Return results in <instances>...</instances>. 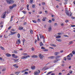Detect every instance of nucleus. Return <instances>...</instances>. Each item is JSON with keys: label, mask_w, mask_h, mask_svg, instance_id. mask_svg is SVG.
Returning a JSON list of instances; mask_svg holds the SVG:
<instances>
[{"label": "nucleus", "mask_w": 75, "mask_h": 75, "mask_svg": "<svg viewBox=\"0 0 75 75\" xmlns=\"http://www.w3.org/2000/svg\"><path fill=\"white\" fill-rule=\"evenodd\" d=\"M35 66H32L31 67V69H35Z\"/></svg>", "instance_id": "obj_17"}, {"label": "nucleus", "mask_w": 75, "mask_h": 75, "mask_svg": "<svg viewBox=\"0 0 75 75\" xmlns=\"http://www.w3.org/2000/svg\"><path fill=\"white\" fill-rule=\"evenodd\" d=\"M72 53L73 54H75V51H73L72 52Z\"/></svg>", "instance_id": "obj_50"}, {"label": "nucleus", "mask_w": 75, "mask_h": 75, "mask_svg": "<svg viewBox=\"0 0 75 75\" xmlns=\"http://www.w3.org/2000/svg\"><path fill=\"white\" fill-rule=\"evenodd\" d=\"M41 49H42V50H45V48L44 47H41Z\"/></svg>", "instance_id": "obj_51"}, {"label": "nucleus", "mask_w": 75, "mask_h": 75, "mask_svg": "<svg viewBox=\"0 0 75 75\" xmlns=\"http://www.w3.org/2000/svg\"><path fill=\"white\" fill-rule=\"evenodd\" d=\"M32 21L34 23H37V21H36L35 20H33Z\"/></svg>", "instance_id": "obj_40"}, {"label": "nucleus", "mask_w": 75, "mask_h": 75, "mask_svg": "<svg viewBox=\"0 0 75 75\" xmlns=\"http://www.w3.org/2000/svg\"><path fill=\"white\" fill-rule=\"evenodd\" d=\"M39 58H40V59H41L44 57V56L43 55H42V54H40L39 55Z\"/></svg>", "instance_id": "obj_6"}, {"label": "nucleus", "mask_w": 75, "mask_h": 75, "mask_svg": "<svg viewBox=\"0 0 75 75\" xmlns=\"http://www.w3.org/2000/svg\"><path fill=\"white\" fill-rule=\"evenodd\" d=\"M35 5H33V4L32 5V7H33V8H34L35 7Z\"/></svg>", "instance_id": "obj_58"}, {"label": "nucleus", "mask_w": 75, "mask_h": 75, "mask_svg": "<svg viewBox=\"0 0 75 75\" xmlns=\"http://www.w3.org/2000/svg\"><path fill=\"white\" fill-rule=\"evenodd\" d=\"M51 29H52L51 27L49 28L48 29H49L48 31H49V32H50V31H51Z\"/></svg>", "instance_id": "obj_31"}, {"label": "nucleus", "mask_w": 75, "mask_h": 75, "mask_svg": "<svg viewBox=\"0 0 75 75\" xmlns=\"http://www.w3.org/2000/svg\"><path fill=\"white\" fill-rule=\"evenodd\" d=\"M65 13L68 16H70V17L72 16V13H71V12H70V15H69V13L67 10H65Z\"/></svg>", "instance_id": "obj_3"}, {"label": "nucleus", "mask_w": 75, "mask_h": 75, "mask_svg": "<svg viewBox=\"0 0 75 75\" xmlns=\"http://www.w3.org/2000/svg\"><path fill=\"white\" fill-rule=\"evenodd\" d=\"M18 60H19V59H15L14 60V61L15 62H17V61H18Z\"/></svg>", "instance_id": "obj_46"}, {"label": "nucleus", "mask_w": 75, "mask_h": 75, "mask_svg": "<svg viewBox=\"0 0 75 75\" xmlns=\"http://www.w3.org/2000/svg\"><path fill=\"white\" fill-rule=\"evenodd\" d=\"M73 43V41H70L69 43V45H70V44H72V43Z\"/></svg>", "instance_id": "obj_32"}, {"label": "nucleus", "mask_w": 75, "mask_h": 75, "mask_svg": "<svg viewBox=\"0 0 75 75\" xmlns=\"http://www.w3.org/2000/svg\"><path fill=\"white\" fill-rule=\"evenodd\" d=\"M30 3H33V0H30Z\"/></svg>", "instance_id": "obj_53"}, {"label": "nucleus", "mask_w": 75, "mask_h": 75, "mask_svg": "<svg viewBox=\"0 0 75 75\" xmlns=\"http://www.w3.org/2000/svg\"><path fill=\"white\" fill-rule=\"evenodd\" d=\"M43 51H48V49H45L44 50H43Z\"/></svg>", "instance_id": "obj_52"}, {"label": "nucleus", "mask_w": 75, "mask_h": 75, "mask_svg": "<svg viewBox=\"0 0 75 75\" xmlns=\"http://www.w3.org/2000/svg\"><path fill=\"white\" fill-rule=\"evenodd\" d=\"M69 56H70L71 57H73V54H72V53H71L70 54H69Z\"/></svg>", "instance_id": "obj_34"}, {"label": "nucleus", "mask_w": 75, "mask_h": 75, "mask_svg": "<svg viewBox=\"0 0 75 75\" xmlns=\"http://www.w3.org/2000/svg\"><path fill=\"white\" fill-rule=\"evenodd\" d=\"M38 37V41H40V38H39V36H38V35H36Z\"/></svg>", "instance_id": "obj_30"}, {"label": "nucleus", "mask_w": 75, "mask_h": 75, "mask_svg": "<svg viewBox=\"0 0 75 75\" xmlns=\"http://www.w3.org/2000/svg\"><path fill=\"white\" fill-rule=\"evenodd\" d=\"M48 22L49 23H52V21H51V20H49L48 21Z\"/></svg>", "instance_id": "obj_36"}, {"label": "nucleus", "mask_w": 75, "mask_h": 75, "mask_svg": "<svg viewBox=\"0 0 75 75\" xmlns=\"http://www.w3.org/2000/svg\"><path fill=\"white\" fill-rule=\"evenodd\" d=\"M3 24V22H1L0 23V25L1 26V28H3V25H2ZM1 24H2L1 25Z\"/></svg>", "instance_id": "obj_15"}, {"label": "nucleus", "mask_w": 75, "mask_h": 75, "mask_svg": "<svg viewBox=\"0 0 75 75\" xmlns=\"http://www.w3.org/2000/svg\"><path fill=\"white\" fill-rule=\"evenodd\" d=\"M56 38H61V36L58 35L56 37Z\"/></svg>", "instance_id": "obj_22"}, {"label": "nucleus", "mask_w": 75, "mask_h": 75, "mask_svg": "<svg viewBox=\"0 0 75 75\" xmlns=\"http://www.w3.org/2000/svg\"><path fill=\"white\" fill-rule=\"evenodd\" d=\"M9 8L10 9H13V6H11L9 7Z\"/></svg>", "instance_id": "obj_37"}, {"label": "nucleus", "mask_w": 75, "mask_h": 75, "mask_svg": "<svg viewBox=\"0 0 75 75\" xmlns=\"http://www.w3.org/2000/svg\"><path fill=\"white\" fill-rule=\"evenodd\" d=\"M30 33L31 34H33V30H31L30 31Z\"/></svg>", "instance_id": "obj_44"}, {"label": "nucleus", "mask_w": 75, "mask_h": 75, "mask_svg": "<svg viewBox=\"0 0 75 75\" xmlns=\"http://www.w3.org/2000/svg\"><path fill=\"white\" fill-rule=\"evenodd\" d=\"M52 71H51L49 72L47 74V75H49V74H51V73H52Z\"/></svg>", "instance_id": "obj_27"}, {"label": "nucleus", "mask_w": 75, "mask_h": 75, "mask_svg": "<svg viewBox=\"0 0 75 75\" xmlns=\"http://www.w3.org/2000/svg\"><path fill=\"white\" fill-rule=\"evenodd\" d=\"M40 46L41 47H42L43 45V43L42 42H40Z\"/></svg>", "instance_id": "obj_24"}, {"label": "nucleus", "mask_w": 75, "mask_h": 75, "mask_svg": "<svg viewBox=\"0 0 75 75\" xmlns=\"http://www.w3.org/2000/svg\"><path fill=\"white\" fill-rule=\"evenodd\" d=\"M28 55V54L27 53H24L23 54V55H24V56H25V55Z\"/></svg>", "instance_id": "obj_43"}, {"label": "nucleus", "mask_w": 75, "mask_h": 75, "mask_svg": "<svg viewBox=\"0 0 75 75\" xmlns=\"http://www.w3.org/2000/svg\"><path fill=\"white\" fill-rule=\"evenodd\" d=\"M64 37H69V36L67 35H64Z\"/></svg>", "instance_id": "obj_47"}, {"label": "nucleus", "mask_w": 75, "mask_h": 75, "mask_svg": "<svg viewBox=\"0 0 75 75\" xmlns=\"http://www.w3.org/2000/svg\"><path fill=\"white\" fill-rule=\"evenodd\" d=\"M6 12L5 11L3 13L1 16V18H4L6 17Z\"/></svg>", "instance_id": "obj_2"}, {"label": "nucleus", "mask_w": 75, "mask_h": 75, "mask_svg": "<svg viewBox=\"0 0 75 75\" xmlns=\"http://www.w3.org/2000/svg\"><path fill=\"white\" fill-rule=\"evenodd\" d=\"M61 26H62V27H63L64 25V23H61Z\"/></svg>", "instance_id": "obj_41"}, {"label": "nucleus", "mask_w": 75, "mask_h": 75, "mask_svg": "<svg viewBox=\"0 0 75 75\" xmlns=\"http://www.w3.org/2000/svg\"><path fill=\"white\" fill-rule=\"evenodd\" d=\"M69 72H70V73L71 74H72V71H71V70H70L69 71Z\"/></svg>", "instance_id": "obj_60"}, {"label": "nucleus", "mask_w": 75, "mask_h": 75, "mask_svg": "<svg viewBox=\"0 0 75 75\" xmlns=\"http://www.w3.org/2000/svg\"><path fill=\"white\" fill-rule=\"evenodd\" d=\"M71 27H75V25H71Z\"/></svg>", "instance_id": "obj_63"}, {"label": "nucleus", "mask_w": 75, "mask_h": 75, "mask_svg": "<svg viewBox=\"0 0 75 75\" xmlns=\"http://www.w3.org/2000/svg\"><path fill=\"white\" fill-rule=\"evenodd\" d=\"M22 41L23 42V43H24V42H25V39H23L22 40Z\"/></svg>", "instance_id": "obj_57"}, {"label": "nucleus", "mask_w": 75, "mask_h": 75, "mask_svg": "<svg viewBox=\"0 0 75 75\" xmlns=\"http://www.w3.org/2000/svg\"><path fill=\"white\" fill-rule=\"evenodd\" d=\"M42 5H45V2H43L42 3Z\"/></svg>", "instance_id": "obj_56"}, {"label": "nucleus", "mask_w": 75, "mask_h": 75, "mask_svg": "<svg viewBox=\"0 0 75 75\" xmlns=\"http://www.w3.org/2000/svg\"><path fill=\"white\" fill-rule=\"evenodd\" d=\"M39 35H40V39H41V38H42V36H43V35H42V34H39Z\"/></svg>", "instance_id": "obj_19"}, {"label": "nucleus", "mask_w": 75, "mask_h": 75, "mask_svg": "<svg viewBox=\"0 0 75 75\" xmlns=\"http://www.w3.org/2000/svg\"><path fill=\"white\" fill-rule=\"evenodd\" d=\"M32 58H38V57L37 56V55H32L31 56Z\"/></svg>", "instance_id": "obj_11"}, {"label": "nucleus", "mask_w": 75, "mask_h": 75, "mask_svg": "<svg viewBox=\"0 0 75 75\" xmlns=\"http://www.w3.org/2000/svg\"><path fill=\"white\" fill-rule=\"evenodd\" d=\"M14 53H15V54H17L18 53V52H17V51L16 50H14L13 51Z\"/></svg>", "instance_id": "obj_20"}, {"label": "nucleus", "mask_w": 75, "mask_h": 75, "mask_svg": "<svg viewBox=\"0 0 75 75\" xmlns=\"http://www.w3.org/2000/svg\"><path fill=\"white\" fill-rule=\"evenodd\" d=\"M40 73V71L38 70V71H36L34 72V75H39V74Z\"/></svg>", "instance_id": "obj_4"}, {"label": "nucleus", "mask_w": 75, "mask_h": 75, "mask_svg": "<svg viewBox=\"0 0 75 75\" xmlns=\"http://www.w3.org/2000/svg\"><path fill=\"white\" fill-rule=\"evenodd\" d=\"M6 56L10 57H11V55L10 54H9V53H7L6 54Z\"/></svg>", "instance_id": "obj_13"}, {"label": "nucleus", "mask_w": 75, "mask_h": 75, "mask_svg": "<svg viewBox=\"0 0 75 75\" xmlns=\"http://www.w3.org/2000/svg\"><path fill=\"white\" fill-rule=\"evenodd\" d=\"M56 40L57 41H59V42H61V41H62V40L60 39H57Z\"/></svg>", "instance_id": "obj_16"}, {"label": "nucleus", "mask_w": 75, "mask_h": 75, "mask_svg": "<svg viewBox=\"0 0 75 75\" xmlns=\"http://www.w3.org/2000/svg\"><path fill=\"white\" fill-rule=\"evenodd\" d=\"M25 71V70H23V71H22V72H24Z\"/></svg>", "instance_id": "obj_64"}, {"label": "nucleus", "mask_w": 75, "mask_h": 75, "mask_svg": "<svg viewBox=\"0 0 75 75\" xmlns=\"http://www.w3.org/2000/svg\"><path fill=\"white\" fill-rule=\"evenodd\" d=\"M61 56H57L55 57V59H58V58H61Z\"/></svg>", "instance_id": "obj_14"}, {"label": "nucleus", "mask_w": 75, "mask_h": 75, "mask_svg": "<svg viewBox=\"0 0 75 75\" xmlns=\"http://www.w3.org/2000/svg\"><path fill=\"white\" fill-rule=\"evenodd\" d=\"M6 70V68H4L2 70V71H5Z\"/></svg>", "instance_id": "obj_38"}, {"label": "nucleus", "mask_w": 75, "mask_h": 75, "mask_svg": "<svg viewBox=\"0 0 75 75\" xmlns=\"http://www.w3.org/2000/svg\"><path fill=\"white\" fill-rule=\"evenodd\" d=\"M15 58H18V56H15L14 57Z\"/></svg>", "instance_id": "obj_54"}, {"label": "nucleus", "mask_w": 75, "mask_h": 75, "mask_svg": "<svg viewBox=\"0 0 75 75\" xmlns=\"http://www.w3.org/2000/svg\"><path fill=\"white\" fill-rule=\"evenodd\" d=\"M13 16L11 17V20L10 21H11L13 20H12V19H13Z\"/></svg>", "instance_id": "obj_35"}, {"label": "nucleus", "mask_w": 75, "mask_h": 75, "mask_svg": "<svg viewBox=\"0 0 75 75\" xmlns=\"http://www.w3.org/2000/svg\"><path fill=\"white\" fill-rule=\"evenodd\" d=\"M58 60L56 59L53 61V62L54 63H56V62H58Z\"/></svg>", "instance_id": "obj_28"}, {"label": "nucleus", "mask_w": 75, "mask_h": 75, "mask_svg": "<svg viewBox=\"0 0 75 75\" xmlns=\"http://www.w3.org/2000/svg\"><path fill=\"white\" fill-rule=\"evenodd\" d=\"M22 12H23L24 14H26V12L25 11H22Z\"/></svg>", "instance_id": "obj_55"}, {"label": "nucleus", "mask_w": 75, "mask_h": 75, "mask_svg": "<svg viewBox=\"0 0 75 75\" xmlns=\"http://www.w3.org/2000/svg\"><path fill=\"white\" fill-rule=\"evenodd\" d=\"M55 58V56H50L48 57V58H49V59H54Z\"/></svg>", "instance_id": "obj_8"}, {"label": "nucleus", "mask_w": 75, "mask_h": 75, "mask_svg": "<svg viewBox=\"0 0 75 75\" xmlns=\"http://www.w3.org/2000/svg\"><path fill=\"white\" fill-rule=\"evenodd\" d=\"M67 59L68 60H71V57L69 56V55H68L67 56Z\"/></svg>", "instance_id": "obj_12"}, {"label": "nucleus", "mask_w": 75, "mask_h": 75, "mask_svg": "<svg viewBox=\"0 0 75 75\" xmlns=\"http://www.w3.org/2000/svg\"><path fill=\"white\" fill-rule=\"evenodd\" d=\"M11 30L12 31H15V30H14V29H12Z\"/></svg>", "instance_id": "obj_62"}, {"label": "nucleus", "mask_w": 75, "mask_h": 75, "mask_svg": "<svg viewBox=\"0 0 75 75\" xmlns=\"http://www.w3.org/2000/svg\"><path fill=\"white\" fill-rule=\"evenodd\" d=\"M65 2H64V4L65 5L67 4V1H68V0H65Z\"/></svg>", "instance_id": "obj_21"}, {"label": "nucleus", "mask_w": 75, "mask_h": 75, "mask_svg": "<svg viewBox=\"0 0 75 75\" xmlns=\"http://www.w3.org/2000/svg\"><path fill=\"white\" fill-rule=\"evenodd\" d=\"M16 6H17V5L16 4H13L12 5V6L13 7H13H16Z\"/></svg>", "instance_id": "obj_29"}, {"label": "nucleus", "mask_w": 75, "mask_h": 75, "mask_svg": "<svg viewBox=\"0 0 75 75\" xmlns=\"http://www.w3.org/2000/svg\"><path fill=\"white\" fill-rule=\"evenodd\" d=\"M51 45H52V46H53V47H56V45L54 44H51Z\"/></svg>", "instance_id": "obj_25"}, {"label": "nucleus", "mask_w": 75, "mask_h": 75, "mask_svg": "<svg viewBox=\"0 0 75 75\" xmlns=\"http://www.w3.org/2000/svg\"><path fill=\"white\" fill-rule=\"evenodd\" d=\"M54 55H56V56L58 55V54H59V52H55L54 53Z\"/></svg>", "instance_id": "obj_9"}, {"label": "nucleus", "mask_w": 75, "mask_h": 75, "mask_svg": "<svg viewBox=\"0 0 75 75\" xmlns=\"http://www.w3.org/2000/svg\"><path fill=\"white\" fill-rule=\"evenodd\" d=\"M64 60H65V61H67V58H66V57H64Z\"/></svg>", "instance_id": "obj_61"}, {"label": "nucleus", "mask_w": 75, "mask_h": 75, "mask_svg": "<svg viewBox=\"0 0 75 75\" xmlns=\"http://www.w3.org/2000/svg\"><path fill=\"white\" fill-rule=\"evenodd\" d=\"M23 27H19V30H23Z\"/></svg>", "instance_id": "obj_18"}, {"label": "nucleus", "mask_w": 75, "mask_h": 75, "mask_svg": "<svg viewBox=\"0 0 75 75\" xmlns=\"http://www.w3.org/2000/svg\"><path fill=\"white\" fill-rule=\"evenodd\" d=\"M11 28V26H10L9 27H8V30H10Z\"/></svg>", "instance_id": "obj_59"}, {"label": "nucleus", "mask_w": 75, "mask_h": 75, "mask_svg": "<svg viewBox=\"0 0 75 75\" xmlns=\"http://www.w3.org/2000/svg\"><path fill=\"white\" fill-rule=\"evenodd\" d=\"M31 50H32V51H34V48L33 47H32Z\"/></svg>", "instance_id": "obj_45"}, {"label": "nucleus", "mask_w": 75, "mask_h": 75, "mask_svg": "<svg viewBox=\"0 0 75 75\" xmlns=\"http://www.w3.org/2000/svg\"><path fill=\"white\" fill-rule=\"evenodd\" d=\"M14 67L15 68H18V67L17 66V65L15 64L13 65Z\"/></svg>", "instance_id": "obj_39"}, {"label": "nucleus", "mask_w": 75, "mask_h": 75, "mask_svg": "<svg viewBox=\"0 0 75 75\" xmlns=\"http://www.w3.org/2000/svg\"><path fill=\"white\" fill-rule=\"evenodd\" d=\"M0 47L3 50H4V48L3 47L1 46Z\"/></svg>", "instance_id": "obj_42"}, {"label": "nucleus", "mask_w": 75, "mask_h": 75, "mask_svg": "<svg viewBox=\"0 0 75 75\" xmlns=\"http://www.w3.org/2000/svg\"><path fill=\"white\" fill-rule=\"evenodd\" d=\"M58 25V24L57 23H55L54 24V27H57V26Z\"/></svg>", "instance_id": "obj_26"}, {"label": "nucleus", "mask_w": 75, "mask_h": 75, "mask_svg": "<svg viewBox=\"0 0 75 75\" xmlns=\"http://www.w3.org/2000/svg\"><path fill=\"white\" fill-rule=\"evenodd\" d=\"M17 37L18 38H20V33H18L17 34Z\"/></svg>", "instance_id": "obj_23"}, {"label": "nucleus", "mask_w": 75, "mask_h": 75, "mask_svg": "<svg viewBox=\"0 0 75 75\" xmlns=\"http://www.w3.org/2000/svg\"><path fill=\"white\" fill-rule=\"evenodd\" d=\"M10 32L11 33V35H13V34H16V33H17V32H13L12 31H10Z\"/></svg>", "instance_id": "obj_10"}, {"label": "nucleus", "mask_w": 75, "mask_h": 75, "mask_svg": "<svg viewBox=\"0 0 75 75\" xmlns=\"http://www.w3.org/2000/svg\"><path fill=\"white\" fill-rule=\"evenodd\" d=\"M16 43L17 44H18L19 45V44L21 43V42L20 41V39L16 41Z\"/></svg>", "instance_id": "obj_7"}, {"label": "nucleus", "mask_w": 75, "mask_h": 75, "mask_svg": "<svg viewBox=\"0 0 75 75\" xmlns=\"http://www.w3.org/2000/svg\"><path fill=\"white\" fill-rule=\"evenodd\" d=\"M28 57H30V55H27L25 56H22L21 57V59H25V58H28Z\"/></svg>", "instance_id": "obj_5"}, {"label": "nucleus", "mask_w": 75, "mask_h": 75, "mask_svg": "<svg viewBox=\"0 0 75 75\" xmlns=\"http://www.w3.org/2000/svg\"><path fill=\"white\" fill-rule=\"evenodd\" d=\"M37 21H38V22H39V23H40V21H41L40 20V19H38Z\"/></svg>", "instance_id": "obj_49"}, {"label": "nucleus", "mask_w": 75, "mask_h": 75, "mask_svg": "<svg viewBox=\"0 0 75 75\" xmlns=\"http://www.w3.org/2000/svg\"><path fill=\"white\" fill-rule=\"evenodd\" d=\"M6 1L8 4H13V3H14V1L13 0H6Z\"/></svg>", "instance_id": "obj_1"}, {"label": "nucleus", "mask_w": 75, "mask_h": 75, "mask_svg": "<svg viewBox=\"0 0 75 75\" xmlns=\"http://www.w3.org/2000/svg\"><path fill=\"white\" fill-rule=\"evenodd\" d=\"M45 67H44V69H45V70H47V69H48V68L47 67L45 69Z\"/></svg>", "instance_id": "obj_48"}, {"label": "nucleus", "mask_w": 75, "mask_h": 75, "mask_svg": "<svg viewBox=\"0 0 75 75\" xmlns=\"http://www.w3.org/2000/svg\"><path fill=\"white\" fill-rule=\"evenodd\" d=\"M42 38H43V42H45V38H44V36H42Z\"/></svg>", "instance_id": "obj_33"}]
</instances>
